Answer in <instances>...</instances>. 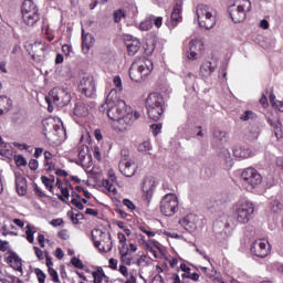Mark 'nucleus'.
Instances as JSON below:
<instances>
[{"instance_id":"57","label":"nucleus","mask_w":283,"mask_h":283,"mask_svg":"<svg viewBox=\"0 0 283 283\" xmlns=\"http://www.w3.org/2000/svg\"><path fill=\"white\" fill-rule=\"evenodd\" d=\"M108 266L109 269H113V271H116V269H118V260L109 259Z\"/></svg>"},{"instance_id":"45","label":"nucleus","mask_w":283,"mask_h":283,"mask_svg":"<svg viewBox=\"0 0 283 283\" xmlns=\"http://www.w3.org/2000/svg\"><path fill=\"white\" fill-rule=\"evenodd\" d=\"M87 154H90V148L85 145H82L78 153L80 159L83 160V158H85Z\"/></svg>"},{"instance_id":"50","label":"nucleus","mask_w":283,"mask_h":283,"mask_svg":"<svg viewBox=\"0 0 283 283\" xmlns=\"http://www.w3.org/2000/svg\"><path fill=\"white\" fill-rule=\"evenodd\" d=\"M150 129H151V132H153V134H154L155 136H158V134H160V132H161V129H163V124H153V125L150 126Z\"/></svg>"},{"instance_id":"35","label":"nucleus","mask_w":283,"mask_h":283,"mask_svg":"<svg viewBox=\"0 0 283 283\" xmlns=\"http://www.w3.org/2000/svg\"><path fill=\"white\" fill-rule=\"evenodd\" d=\"M137 150L140 151L142 154H149V151H151V144H149V143H139L137 145Z\"/></svg>"},{"instance_id":"56","label":"nucleus","mask_w":283,"mask_h":283,"mask_svg":"<svg viewBox=\"0 0 283 283\" xmlns=\"http://www.w3.org/2000/svg\"><path fill=\"white\" fill-rule=\"evenodd\" d=\"M126 160H132V158H129V149L124 148L122 150V160L120 161H126Z\"/></svg>"},{"instance_id":"58","label":"nucleus","mask_w":283,"mask_h":283,"mask_svg":"<svg viewBox=\"0 0 283 283\" xmlns=\"http://www.w3.org/2000/svg\"><path fill=\"white\" fill-rule=\"evenodd\" d=\"M59 238L62 240H70V232H67V230H62L59 232Z\"/></svg>"},{"instance_id":"62","label":"nucleus","mask_w":283,"mask_h":283,"mask_svg":"<svg viewBox=\"0 0 283 283\" xmlns=\"http://www.w3.org/2000/svg\"><path fill=\"white\" fill-rule=\"evenodd\" d=\"M94 158H96V160H101V148H98V146L94 147Z\"/></svg>"},{"instance_id":"39","label":"nucleus","mask_w":283,"mask_h":283,"mask_svg":"<svg viewBox=\"0 0 283 283\" xmlns=\"http://www.w3.org/2000/svg\"><path fill=\"white\" fill-rule=\"evenodd\" d=\"M14 160L17 167H25V165H28V160H25V157H23V155H15Z\"/></svg>"},{"instance_id":"63","label":"nucleus","mask_w":283,"mask_h":283,"mask_svg":"<svg viewBox=\"0 0 283 283\" xmlns=\"http://www.w3.org/2000/svg\"><path fill=\"white\" fill-rule=\"evenodd\" d=\"M50 224H52V227H61V224H63V219H53Z\"/></svg>"},{"instance_id":"34","label":"nucleus","mask_w":283,"mask_h":283,"mask_svg":"<svg viewBox=\"0 0 283 283\" xmlns=\"http://www.w3.org/2000/svg\"><path fill=\"white\" fill-rule=\"evenodd\" d=\"M0 156L4 158H10L12 156V150L8 148L6 143H0Z\"/></svg>"},{"instance_id":"51","label":"nucleus","mask_w":283,"mask_h":283,"mask_svg":"<svg viewBox=\"0 0 283 283\" xmlns=\"http://www.w3.org/2000/svg\"><path fill=\"white\" fill-rule=\"evenodd\" d=\"M71 264H73V266H75L76 269H83V262L81 261V259L74 256L71 260Z\"/></svg>"},{"instance_id":"53","label":"nucleus","mask_w":283,"mask_h":283,"mask_svg":"<svg viewBox=\"0 0 283 283\" xmlns=\"http://www.w3.org/2000/svg\"><path fill=\"white\" fill-rule=\"evenodd\" d=\"M71 202L73 207H76V209H78L80 211H83L84 207L81 200H78L77 198H73Z\"/></svg>"},{"instance_id":"42","label":"nucleus","mask_w":283,"mask_h":283,"mask_svg":"<svg viewBox=\"0 0 283 283\" xmlns=\"http://www.w3.org/2000/svg\"><path fill=\"white\" fill-rule=\"evenodd\" d=\"M151 24L156 28L163 27V17L150 15Z\"/></svg>"},{"instance_id":"12","label":"nucleus","mask_w":283,"mask_h":283,"mask_svg":"<svg viewBox=\"0 0 283 283\" xmlns=\"http://www.w3.org/2000/svg\"><path fill=\"white\" fill-rule=\"evenodd\" d=\"M241 180L250 189H255V187L262 184V175L255 168H247L241 172Z\"/></svg>"},{"instance_id":"48","label":"nucleus","mask_w":283,"mask_h":283,"mask_svg":"<svg viewBox=\"0 0 283 283\" xmlns=\"http://www.w3.org/2000/svg\"><path fill=\"white\" fill-rule=\"evenodd\" d=\"M270 208L272 211H274V213H277V211L282 209V203H280L277 200H274L270 203Z\"/></svg>"},{"instance_id":"30","label":"nucleus","mask_w":283,"mask_h":283,"mask_svg":"<svg viewBox=\"0 0 283 283\" xmlns=\"http://www.w3.org/2000/svg\"><path fill=\"white\" fill-rule=\"evenodd\" d=\"M34 233H36V228L34 226L27 224L25 235H27V240H28V242H30V244L34 243Z\"/></svg>"},{"instance_id":"18","label":"nucleus","mask_w":283,"mask_h":283,"mask_svg":"<svg viewBox=\"0 0 283 283\" xmlns=\"http://www.w3.org/2000/svg\"><path fill=\"white\" fill-rule=\"evenodd\" d=\"M124 41L126 43L127 52L129 56H134L138 54V51L140 50V40L137 38H134V35H124Z\"/></svg>"},{"instance_id":"14","label":"nucleus","mask_w":283,"mask_h":283,"mask_svg":"<svg viewBox=\"0 0 283 283\" xmlns=\"http://www.w3.org/2000/svg\"><path fill=\"white\" fill-rule=\"evenodd\" d=\"M202 50H205V44H202L200 39L190 40L186 52L187 59H189V61H198L202 54Z\"/></svg>"},{"instance_id":"28","label":"nucleus","mask_w":283,"mask_h":283,"mask_svg":"<svg viewBox=\"0 0 283 283\" xmlns=\"http://www.w3.org/2000/svg\"><path fill=\"white\" fill-rule=\"evenodd\" d=\"M92 275L94 277V283H112V281H109V277L105 275V271H103V268H97V270L94 271Z\"/></svg>"},{"instance_id":"32","label":"nucleus","mask_w":283,"mask_h":283,"mask_svg":"<svg viewBox=\"0 0 283 283\" xmlns=\"http://www.w3.org/2000/svg\"><path fill=\"white\" fill-rule=\"evenodd\" d=\"M120 254V262L126 266H132V255L127 251H119Z\"/></svg>"},{"instance_id":"21","label":"nucleus","mask_w":283,"mask_h":283,"mask_svg":"<svg viewBox=\"0 0 283 283\" xmlns=\"http://www.w3.org/2000/svg\"><path fill=\"white\" fill-rule=\"evenodd\" d=\"M119 171L123 174V176H126V178H132L134 174H136V164L133 161V159L119 161Z\"/></svg>"},{"instance_id":"52","label":"nucleus","mask_w":283,"mask_h":283,"mask_svg":"<svg viewBox=\"0 0 283 283\" xmlns=\"http://www.w3.org/2000/svg\"><path fill=\"white\" fill-rule=\"evenodd\" d=\"M123 206L127 207V209H129L130 211H134L136 209V205H134L129 199H124Z\"/></svg>"},{"instance_id":"5","label":"nucleus","mask_w":283,"mask_h":283,"mask_svg":"<svg viewBox=\"0 0 283 283\" xmlns=\"http://www.w3.org/2000/svg\"><path fill=\"white\" fill-rule=\"evenodd\" d=\"M198 24L205 30H211L216 25V11L207 4H198L196 9Z\"/></svg>"},{"instance_id":"64","label":"nucleus","mask_w":283,"mask_h":283,"mask_svg":"<svg viewBox=\"0 0 283 283\" xmlns=\"http://www.w3.org/2000/svg\"><path fill=\"white\" fill-rule=\"evenodd\" d=\"M38 241H39V244L42 247V249L45 248V235L39 234Z\"/></svg>"},{"instance_id":"41","label":"nucleus","mask_w":283,"mask_h":283,"mask_svg":"<svg viewBox=\"0 0 283 283\" xmlns=\"http://www.w3.org/2000/svg\"><path fill=\"white\" fill-rule=\"evenodd\" d=\"M49 275L52 279V282L61 283V280L59 279V273L56 272V270H54V268L49 269Z\"/></svg>"},{"instance_id":"22","label":"nucleus","mask_w":283,"mask_h":283,"mask_svg":"<svg viewBox=\"0 0 283 283\" xmlns=\"http://www.w3.org/2000/svg\"><path fill=\"white\" fill-rule=\"evenodd\" d=\"M182 0H176V4L170 15V21L174 28H176V25L182 21Z\"/></svg>"},{"instance_id":"8","label":"nucleus","mask_w":283,"mask_h":283,"mask_svg":"<svg viewBox=\"0 0 283 283\" xmlns=\"http://www.w3.org/2000/svg\"><path fill=\"white\" fill-rule=\"evenodd\" d=\"M22 21L25 25H34L39 21V8L32 0H24L21 8Z\"/></svg>"},{"instance_id":"31","label":"nucleus","mask_w":283,"mask_h":283,"mask_svg":"<svg viewBox=\"0 0 283 283\" xmlns=\"http://www.w3.org/2000/svg\"><path fill=\"white\" fill-rule=\"evenodd\" d=\"M135 264L138 266V269H145V266H149V260H147L146 254H140L136 259Z\"/></svg>"},{"instance_id":"47","label":"nucleus","mask_w":283,"mask_h":283,"mask_svg":"<svg viewBox=\"0 0 283 283\" xmlns=\"http://www.w3.org/2000/svg\"><path fill=\"white\" fill-rule=\"evenodd\" d=\"M217 140H227V133L222 130H216L213 134Z\"/></svg>"},{"instance_id":"4","label":"nucleus","mask_w":283,"mask_h":283,"mask_svg":"<svg viewBox=\"0 0 283 283\" xmlns=\"http://www.w3.org/2000/svg\"><path fill=\"white\" fill-rule=\"evenodd\" d=\"M248 12H251V0H230L228 13L233 23H242Z\"/></svg>"},{"instance_id":"19","label":"nucleus","mask_w":283,"mask_h":283,"mask_svg":"<svg viewBox=\"0 0 283 283\" xmlns=\"http://www.w3.org/2000/svg\"><path fill=\"white\" fill-rule=\"evenodd\" d=\"M142 190L146 200H151V196H154V191H156V180L151 177L144 179Z\"/></svg>"},{"instance_id":"44","label":"nucleus","mask_w":283,"mask_h":283,"mask_svg":"<svg viewBox=\"0 0 283 283\" xmlns=\"http://www.w3.org/2000/svg\"><path fill=\"white\" fill-rule=\"evenodd\" d=\"M184 81L186 85H193V81H196V75L191 72H188Z\"/></svg>"},{"instance_id":"24","label":"nucleus","mask_w":283,"mask_h":283,"mask_svg":"<svg viewBox=\"0 0 283 283\" xmlns=\"http://www.w3.org/2000/svg\"><path fill=\"white\" fill-rule=\"evenodd\" d=\"M94 35H92V33L85 34V30L82 29V52H84V54L90 52V50L94 46Z\"/></svg>"},{"instance_id":"60","label":"nucleus","mask_w":283,"mask_h":283,"mask_svg":"<svg viewBox=\"0 0 283 283\" xmlns=\"http://www.w3.org/2000/svg\"><path fill=\"white\" fill-rule=\"evenodd\" d=\"M107 176H108L111 182H116V172H114V169H109L107 172Z\"/></svg>"},{"instance_id":"23","label":"nucleus","mask_w":283,"mask_h":283,"mask_svg":"<svg viewBox=\"0 0 283 283\" xmlns=\"http://www.w3.org/2000/svg\"><path fill=\"white\" fill-rule=\"evenodd\" d=\"M216 67H218V64L216 62H202V64L200 65V76H202V78L211 77V75L216 72Z\"/></svg>"},{"instance_id":"2","label":"nucleus","mask_w":283,"mask_h":283,"mask_svg":"<svg viewBox=\"0 0 283 283\" xmlns=\"http://www.w3.org/2000/svg\"><path fill=\"white\" fill-rule=\"evenodd\" d=\"M154 72V62L149 59H140L134 62L129 69V76L135 83H142Z\"/></svg>"},{"instance_id":"17","label":"nucleus","mask_w":283,"mask_h":283,"mask_svg":"<svg viewBox=\"0 0 283 283\" xmlns=\"http://www.w3.org/2000/svg\"><path fill=\"white\" fill-rule=\"evenodd\" d=\"M50 46L43 41H36L32 44V59L33 61H43L45 59V53Z\"/></svg>"},{"instance_id":"15","label":"nucleus","mask_w":283,"mask_h":283,"mask_svg":"<svg viewBox=\"0 0 283 283\" xmlns=\"http://www.w3.org/2000/svg\"><path fill=\"white\" fill-rule=\"evenodd\" d=\"M78 90L82 94H85L88 98H92L96 94V84L94 83V77L86 75L82 77L78 84Z\"/></svg>"},{"instance_id":"10","label":"nucleus","mask_w":283,"mask_h":283,"mask_svg":"<svg viewBox=\"0 0 283 283\" xmlns=\"http://www.w3.org/2000/svg\"><path fill=\"white\" fill-rule=\"evenodd\" d=\"M178 197L176 193H167L160 201V212L164 216L171 217L178 212Z\"/></svg>"},{"instance_id":"16","label":"nucleus","mask_w":283,"mask_h":283,"mask_svg":"<svg viewBox=\"0 0 283 283\" xmlns=\"http://www.w3.org/2000/svg\"><path fill=\"white\" fill-rule=\"evenodd\" d=\"M198 216L195 213H188L179 220L180 227H182L186 231H189V233H193V231L198 229Z\"/></svg>"},{"instance_id":"11","label":"nucleus","mask_w":283,"mask_h":283,"mask_svg":"<svg viewBox=\"0 0 283 283\" xmlns=\"http://www.w3.org/2000/svg\"><path fill=\"white\" fill-rule=\"evenodd\" d=\"M137 242L144 251H148L154 255V258H163V248L158 244V241L151 239L147 240L145 235L138 234Z\"/></svg>"},{"instance_id":"55","label":"nucleus","mask_w":283,"mask_h":283,"mask_svg":"<svg viewBox=\"0 0 283 283\" xmlns=\"http://www.w3.org/2000/svg\"><path fill=\"white\" fill-rule=\"evenodd\" d=\"M29 167L32 171H36V169H39V161L36 159H31L29 161Z\"/></svg>"},{"instance_id":"59","label":"nucleus","mask_w":283,"mask_h":283,"mask_svg":"<svg viewBox=\"0 0 283 283\" xmlns=\"http://www.w3.org/2000/svg\"><path fill=\"white\" fill-rule=\"evenodd\" d=\"M119 273H122V275L124 277H129V271L127 270V266H125V265H119Z\"/></svg>"},{"instance_id":"1","label":"nucleus","mask_w":283,"mask_h":283,"mask_svg":"<svg viewBox=\"0 0 283 283\" xmlns=\"http://www.w3.org/2000/svg\"><path fill=\"white\" fill-rule=\"evenodd\" d=\"M107 116L111 120H114L115 129L119 132L129 129L138 118H140V113L134 112L130 106H127L125 101L118 97V91L113 88L106 97Z\"/></svg>"},{"instance_id":"9","label":"nucleus","mask_w":283,"mask_h":283,"mask_svg":"<svg viewBox=\"0 0 283 283\" xmlns=\"http://www.w3.org/2000/svg\"><path fill=\"white\" fill-rule=\"evenodd\" d=\"M45 99L49 104L53 103L57 107H65L72 101V95L65 88H53Z\"/></svg>"},{"instance_id":"3","label":"nucleus","mask_w":283,"mask_h":283,"mask_svg":"<svg viewBox=\"0 0 283 283\" xmlns=\"http://www.w3.org/2000/svg\"><path fill=\"white\" fill-rule=\"evenodd\" d=\"M146 108L151 120H160L165 112V98L159 93H150L146 98Z\"/></svg>"},{"instance_id":"7","label":"nucleus","mask_w":283,"mask_h":283,"mask_svg":"<svg viewBox=\"0 0 283 283\" xmlns=\"http://www.w3.org/2000/svg\"><path fill=\"white\" fill-rule=\"evenodd\" d=\"M94 245L98 249L99 253H109L112 251V234L103 232L101 229L92 231Z\"/></svg>"},{"instance_id":"33","label":"nucleus","mask_w":283,"mask_h":283,"mask_svg":"<svg viewBox=\"0 0 283 283\" xmlns=\"http://www.w3.org/2000/svg\"><path fill=\"white\" fill-rule=\"evenodd\" d=\"M258 118V115L253 113V111H245L243 114L240 116V120H255Z\"/></svg>"},{"instance_id":"27","label":"nucleus","mask_w":283,"mask_h":283,"mask_svg":"<svg viewBox=\"0 0 283 283\" xmlns=\"http://www.w3.org/2000/svg\"><path fill=\"white\" fill-rule=\"evenodd\" d=\"M7 262L8 264H10L12 269H14V271H19V273H23V263L21 261V258H19V255H17L15 253H12L11 255L8 256Z\"/></svg>"},{"instance_id":"54","label":"nucleus","mask_w":283,"mask_h":283,"mask_svg":"<svg viewBox=\"0 0 283 283\" xmlns=\"http://www.w3.org/2000/svg\"><path fill=\"white\" fill-rule=\"evenodd\" d=\"M33 249L38 260H45V253H43L39 247H34Z\"/></svg>"},{"instance_id":"26","label":"nucleus","mask_w":283,"mask_h":283,"mask_svg":"<svg viewBox=\"0 0 283 283\" xmlns=\"http://www.w3.org/2000/svg\"><path fill=\"white\" fill-rule=\"evenodd\" d=\"M74 115L78 116V118L90 116V105H87L85 102H77L74 107Z\"/></svg>"},{"instance_id":"36","label":"nucleus","mask_w":283,"mask_h":283,"mask_svg":"<svg viewBox=\"0 0 283 283\" xmlns=\"http://www.w3.org/2000/svg\"><path fill=\"white\" fill-rule=\"evenodd\" d=\"M41 181L43 182V185L46 187V189H49L50 191H52V189L54 188V177L52 178H48L45 176L41 177Z\"/></svg>"},{"instance_id":"6","label":"nucleus","mask_w":283,"mask_h":283,"mask_svg":"<svg viewBox=\"0 0 283 283\" xmlns=\"http://www.w3.org/2000/svg\"><path fill=\"white\" fill-rule=\"evenodd\" d=\"M254 211L255 207L249 200H241L234 205V214L241 224H247L253 218Z\"/></svg>"},{"instance_id":"25","label":"nucleus","mask_w":283,"mask_h":283,"mask_svg":"<svg viewBox=\"0 0 283 283\" xmlns=\"http://www.w3.org/2000/svg\"><path fill=\"white\" fill-rule=\"evenodd\" d=\"M15 189L19 196L28 193V181L21 174H15Z\"/></svg>"},{"instance_id":"13","label":"nucleus","mask_w":283,"mask_h":283,"mask_svg":"<svg viewBox=\"0 0 283 283\" xmlns=\"http://www.w3.org/2000/svg\"><path fill=\"white\" fill-rule=\"evenodd\" d=\"M250 251L256 258H268L271 255V243L266 239H258L252 243Z\"/></svg>"},{"instance_id":"38","label":"nucleus","mask_w":283,"mask_h":283,"mask_svg":"<svg viewBox=\"0 0 283 283\" xmlns=\"http://www.w3.org/2000/svg\"><path fill=\"white\" fill-rule=\"evenodd\" d=\"M139 231H142L143 233H145L148 238H156V231H154L151 228L149 227H145V226H139Z\"/></svg>"},{"instance_id":"40","label":"nucleus","mask_w":283,"mask_h":283,"mask_svg":"<svg viewBox=\"0 0 283 283\" xmlns=\"http://www.w3.org/2000/svg\"><path fill=\"white\" fill-rule=\"evenodd\" d=\"M200 271L205 273V275H207V277H216V269L211 268V270H209L208 268L205 266H199Z\"/></svg>"},{"instance_id":"20","label":"nucleus","mask_w":283,"mask_h":283,"mask_svg":"<svg viewBox=\"0 0 283 283\" xmlns=\"http://www.w3.org/2000/svg\"><path fill=\"white\" fill-rule=\"evenodd\" d=\"M233 155L235 156V158H251V156H253V150L251 149V146H249V144H238L234 148H233Z\"/></svg>"},{"instance_id":"49","label":"nucleus","mask_w":283,"mask_h":283,"mask_svg":"<svg viewBox=\"0 0 283 283\" xmlns=\"http://www.w3.org/2000/svg\"><path fill=\"white\" fill-rule=\"evenodd\" d=\"M122 19H125V13L123 12V10H117L114 12V21L115 23H119V21Z\"/></svg>"},{"instance_id":"29","label":"nucleus","mask_w":283,"mask_h":283,"mask_svg":"<svg viewBox=\"0 0 283 283\" xmlns=\"http://www.w3.org/2000/svg\"><path fill=\"white\" fill-rule=\"evenodd\" d=\"M12 99L7 96H0V112H10Z\"/></svg>"},{"instance_id":"43","label":"nucleus","mask_w":283,"mask_h":283,"mask_svg":"<svg viewBox=\"0 0 283 283\" xmlns=\"http://www.w3.org/2000/svg\"><path fill=\"white\" fill-rule=\"evenodd\" d=\"M34 273L38 277L39 283H45V277L46 276H45V273L43 271H41V269H35Z\"/></svg>"},{"instance_id":"37","label":"nucleus","mask_w":283,"mask_h":283,"mask_svg":"<svg viewBox=\"0 0 283 283\" xmlns=\"http://www.w3.org/2000/svg\"><path fill=\"white\" fill-rule=\"evenodd\" d=\"M151 18H147L139 24V30H142L143 32H147L148 30H151Z\"/></svg>"},{"instance_id":"61","label":"nucleus","mask_w":283,"mask_h":283,"mask_svg":"<svg viewBox=\"0 0 283 283\" xmlns=\"http://www.w3.org/2000/svg\"><path fill=\"white\" fill-rule=\"evenodd\" d=\"M62 52H64V54L69 56L70 52H72V46L69 44L62 45Z\"/></svg>"},{"instance_id":"46","label":"nucleus","mask_w":283,"mask_h":283,"mask_svg":"<svg viewBox=\"0 0 283 283\" xmlns=\"http://www.w3.org/2000/svg\"><path fill=\"white\" fill-rule=\"evenodd\" d=\"M113 83H114L115 87H117L118 92H120L123 90V80L120 78V76L116 75L113 78Z\"/></svg>"}]
</instances>
